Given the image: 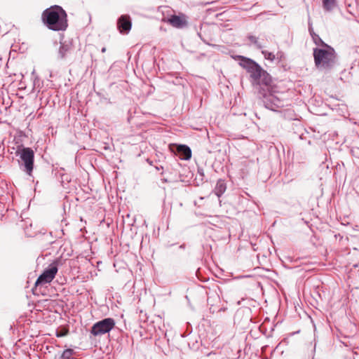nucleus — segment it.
I'll list each match as a JSON object with an SVG mask.
<instances>
[{
    "mask_svg": "<svg viewBox=\"0 0 359 359\" xmlns=\"http://www.w3.org/2000/svg\"><path fill=\"white\" fill-rule=\"evenodd\" d=\"M226 185L224 180L219 179L216 184L215 188V193L218 196L220 197L226 191Z\"/></svg>",
    "mask_w": 359,
    "mask_h": 359,
    "instance_id": "obj_12",
    "label": "nucleus"
},
{
    "mask_svg": "<svg viewBox=\"0 0 359 359\" xmlns=\"http://www.w3.org/2000/svg\"><path fill=\"white\" fill-rule=\"evenodd\" d=\"M20 157L18 160L20 168L27 175H31L34 169V152L29 147L18 148L15 152Z\"/></svg>",
    "mask_w": 359,
    "mask_h": 359,
    "instance_id": "obj_5",
    "label": "nucleus"
},
{
    "mask_svg": "<svg viewBox=\"0 0 359 359\" xmlns=\"http://www.w3.org/2000/svg\"><path fill=\"white\" fill-rule=\"evenodd\" d=\"M101 52H102V53H105V52H106V48H105V47H103V48L101 49Z\"/></svg>",
    "mask_w": 359,
    "mask_h": 359,
    "instance_id": "obj_19",
    "label": "nucleus"
},
{
    "mask_svg": "<svg viewBox=\"0 0 359 359\" xmlns=\"http://www.w3.org/2000/svg\"><path fill=\"white\" fill-rule=\"evenodd\" d=\"M57 271L58 267L57 262H53L49 264L36 279L35 287L50 283L55 278Z\"/></svg>",
    "mask_w": 359,
    "mask_h": 359,
    "instance_id": "obj_7",
    "label": "nucleus"
},
{
    "mask_svg": "<svg viewBox=\"0 0 359 359\" xmlns=\"http://www.w3.org/2000/svg\"><path fill=\"white\" fill-rule=\"evenodd\" d=\"M161 181H162L163 182H168L167 179H165V178H163V179H161Z\"/></svg>",
    "mask_w": 359,
    "mask_h": 359,
    "instance_id": "obj_20",
    "label": "nucleus"
},
{
    "mask_svg": "<svg viewBox=\"0 0 359 359\" xmlns=\"http://www.w3.org/2000/svg\"><path fill=\"white\" fill-rule=\"evenodd\" d=\"M336 6V0H323V7L326 11H332Z\"/></svg>",
    "mask_w": 359,
    "mask_h": 359,
    "instance_id": "obj_13",
    "label": "nucleus"
},
{
    "mask_svg": "<svg viewBox=\"0 0 359 359\" xmlns=\"http://www.w3.org/2000/svg\"><path fill=\"white\" fill-rule=\"evenodd\" d=\"M262 53L263 54V55L266 60H268L270 61H273L275 60V55L273 53L263 50H262Z\"/></svg>",
    "mask_w": 359,
    "mask_h": 359,
    "instance_id": "obj_15",
    "label": "nucleus"
},
{
    "mask_svg": "<svg viewBox=\"0 0 359 359\" xmlns=\"http://www.w3.org/2000/svg\"><path fill=\"white\" fill-rule=\"evenodd\" d=\"M318 38H320L318 35L315 34L314 36H313V41H314L315 43L317 44V45H320L321 46V43L319 41Z\"/></svg>",
    "mask_w": 359,
    "mask_h": 359,
    "instance_id": "obj_17",
    "label": "nucleus"
},
{
    "mask_svg": "<svg viewBox=\"0 0 359 359\" xmlns=\"http://www.w3.org/2000/svg\"><path fill=\"white\" fill-rule=\"evenodd\" d=\"M41 19L43 24L53 31H65L68 27L67 13L57 5L51 6L44 10Z\"/></svg>",
    "mask_w": 359,
    "mask_h": 359,
    "instance_id": "obj_1",
    "label": "nucleus"
},
{
    "mask_svg": "<svg viewBox=\"0 0 359 359\" xmlns=\"http://www.w3.org/2000/svg\"><path fill=\"white\" fill-rule=\"evenodd\" d=\"M72 43L70 41H65L60 43L58 51V55L60 59H64L67 55L72 50Z\"/></svg>",
    "mask_w": 359,
    "mask_h": 359,
    "instance_id": "obj_10",
    "label": "nucleus"
},
{
    "mask_svg": "<svg viewBox=\"0 0 359 359\" xmlns=\"http://www.w3.org/2000/svg\"><path fill=\"white\" fill-rule=\"evenodd\" d=\"M248 39L250 43L254 45L257 49H262L264 47V46L259 41L258 38L255 36L249 35L248 36Z\"/></svg>",
    "mask_w": 359,
    "mask_h": 359,
    "instance_id": "obj_14",
    "label": "nucleus"
},
{
    "mask_svg": "<svg viewBox=\"0 0 359 359\" xmlns=\"http://www.w3.org/2000/svg\"><path fill=\"white\" fill-rule=\"evenodd\" d=\"M198 174L203 178L204 177V171L203 168H198Z\"/></svg>",
    "mask_w": 359,
    "mask_h": 359,
    "instance_id": "obj_18",
    "label": "nucleus"
},
{
    "mask_svg": "<svg viewBox=\"0 0 359 359\" xmlns=\"http://www.w3.org/2000/svg\"><path fill=\"white\" fill-rule=\"evenodd\" d=\"M239 65L249 73L254 85H258L260 87L263 86L264 87L271 84V76L259 65L253 60L243 56H239Z\"/></svg>",
    "mask_w": 359,
    "mask_h": 359,
    "instance_id": "obj_2",
    "label": "nucleus"
},
{
    "mask_svg": "<svg viewBox=\"0 0 359 359\" xmlns=\"http://www.w3.org/2000/svg\"><path fill=\"white\" fill-rule=\"evenodd\" d=\"M259 97L262 100L264 107L272 111L285 107L284 100L271 91V85L261 87L259 90Z\"/></svg>",
    "mask_w": 359,
    "mask_h": 359,
    "instance_id": "obj_4",
    "label": "nucleus"
},
{
    "mask_svg": "<svg viewBox=\"0 0 359 359\" xmlns=\"http://www.w3.org/2000/svg\"><path fill=\"white\" fill-rule=\"evenodd\" d=\"M73 350L72 349H66L63 351L62 354V359H70L72 357L73 355Z\"/></svg>",
    "mask_w": 359,
    "mask_h": 359,
    "instance_id": "obj_16",
    "label": "nucleus"
},
{
    "mask_svg": "<svg viewBox=\"0 0 359 359\" xmlns=\"http://www.w3.org/2000/svg\"><path fill=\"white\" fill-rule=\"evenodd\" d=\"M323 48H313V57L316 67L320 70H330L336 63L334 49L318 38Z\"/></svg>",
    "mask_w": 359,
    "mask_h": 359,
    "instance_id": "obj_3",
    "label": "nucleus"
},
{
    "mask_svg": "<svg viewBox=\"0 0 359 359\" xmlns=\"http://www.w3.org/2000/svg\"><path fill=\"white\" fill-rule=\"evenodd\" d=\"M177 152L180 158L182 160H189L191 157V150L187 145H179L177 147Z\"/></svg>",
    "mask_w": 359,
    "mask_h": 359,
    "instance_id": "obj_11",
    "label": "nucleus"
},
{
    "mask_svg": "<svg viewBox=\"0 0 359 359\" xmlns=\"http://www.w3.org/2000/svg\"><path fill=\"white\" fill-rule=\"evenodd\" d=\"M131 26V19L128 15H122L117 20V28L121 34H128Z\"/></svg>",
    "mask_w": 359,
    "mask_h": 359,
    "instance_id": "obj_9",
    "label": "nucleus"
},
{
    "mask_svg": "<svg viewBox=\"0 0 359 359\" xmlns=\"http://www.w3.org/2000/svg\"><path fill=\"white\" fill-rule=\"evenodd\" d=\"M115 326V320L111 318H107L95 323L91 327L90 332L94 336H101L109 333Z\"/></svg>",
    "mask_w": 359,
    "mask_h": 359,
    "instance_id": "obj_6",
    "label": "nucleus"
},
{
    "mask_svg": "<svg viewBox=\"0 0 359 359\" xmlns=\"http://www.w3.org/2000/svg\"><path fill=\"white\" fill-rule=\"evenodd\" d=\"M162 21L169 24L174 28L180 29L187 27L189 25L188 17L182 13H179L178 15L170 14L164 16L162 18Z\"/></svg>",
    "mask_w": 359,
    "mask_h": 359,
    "instance_id": "obj_8",
    "label": "nucleus"
}]
</instances>
